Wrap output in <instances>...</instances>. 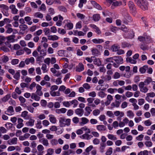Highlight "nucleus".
<instances>
[{
  "label": "nucleus",
  "instance_id": "f257e3e1",
  "mask_svg": "<svg viewBox=\"0 0 155 155\" xmlns=\"http://www.w3.org/2000/svg\"><path fill=\"white\" fill-rule=\"evenodd\" d=\"M136 4L143 10L148 9V3L146 0H134Z\"/></svg>",
  "mask_w": 155,
  "mask_h": 155
},
{
  "label": "nucleus",
  "instance_id": "f03ea898",
  "mask_svg": "<svg viewBox=\"0 0 155 155\" xmlns=\"http://www.w3.org/2000/svg\"><path fill=\"white\" fill-rule=\"evenodd\" d=\"M71 119L69 118H66L64 117H60L59 118L60 126L61 127H64L66 126H70L71 124Z\"/></svg>",
  "mask_w": 155,
  "mask_h": 155
},
{
  "label": "nucleus",
  "instance_id": "7ed1b4c3",
  "mask_svg": "<svg viewBox=\"0 0 155 155\" xmlns=\"http://www.w3.org/2000/svg\"><path fill=\"white\" fill-rule=\"evenodd\" d=\"M143 82H141L139 84V87L140 88V91L141 92L144 93H147L148 90V88L146 86H144L145 84Z\"/></svg>",
  "mask_w": 155,
  "mask_h": 155
},
{
  "label": "nucleus",
  "instance_id": "20e7f679",
  "mask_svg": "<svg viewBox=\"0 0 155 155\" xmlns=\"http://www.w3.org/2000/svg\"><path fill=\"white\" fill-rule=\"evenodd\" d=\"M133 21V19L128 14H127V15L124 17L122 20L123 22L127 25L129 22H131Z\"/></svg>",
  "mask_w": 155,
  "mask_h": 155
},
{
  "label": "nucleus",
  "instance_id": "39448f33",
  "mask_svg": "<svg viewBox=\"0 0 155 155\" xmlns=\"http://www.w3.org/2000/svg\"><path fill=\"white\" fill-rule=\"evenodd\" d=\"M138 40L140 41H143L146 43H148L150 38L149 36H139L138 37Z\"/></svg>",
  "mask_w": 155,
  "mask_h": 155
},
{
  "label": "nucleus",
  "instance_id": "423d86ee",
  "mask_svg": "<svg viewBox=\"0 0 155 155\" xmlns=\"http://www.w3.org/2000/svg\"><path fill=\"white\" fill-rule=\"evenodd\" d=\"M128 5L131 12L135 14L136 8L133 2L131 1H129L128 3Z\"/></svg>",
  "mask_w": 155,
  "mask_h": 155
},
{
  "label": "nucleus",
  "instance_id": "0eeeda50",
  "mask_svg": "<svg viewBox=\"0 0 155 155\" xmlns=\"http://www.w3.org/2000/svg\"><path fill=\"white\" fill-rule=\"evenodd\" d=\"M41 47L40 46H38L37 48V51L39 52L40 56H42L43 57L45 56L46 55L47 52L46 50L43 49L41 50Z\"/></svg>",
  "mask_w": 155,
  "mask_h": 155
},
{
  "label": "nucleus",
  "instance_id": "6e6552de",
  "mask_svg": "<svg viewBox=\"0 0 155 155\" xmlns=\"http://www.w3.org/2000/svg\"><path fill=\"white\" fill-rule=\"evenodd\" d=\"M84 69V65L81 63H79L78 65L76 66L75 67V70L77 72H81L83 71Z\"/></svg>",
  "mask_w": 155,
  "mask_h": 155
},
{
  "label": "nucleus",
  "instance_id": "1a4fd4ad",
  "mask_svg": "<svg viewBox=\"0 0 155 155\" xmlns=\"http://www.w3.org/2000/svg\"><path fill=\"white\" fill-rule=\"evenodd\" d=\"M91 4L95 8L99 10H101L102 9V8L101 5L97 3L95 1H91Z\"/></svg>",
  "mask_w": 155,
  "mask_h": 155
},
{
  "label": "nucleus",
  "instance_id": "9d476101",
  "mask_svg": "<svg viewBox=\"0 0 155 155\" xmlns=\"http://www.w3.org/2000/svg\"><path fill=\"white\" fill-rule=\"evenodd\" d=\"M114 60L118 64H121L123 63V58L121 56H115L114 57Z\"/></svg>",
  "mask_w": 155,
  "mask_h": 155
},
{
  "label": "nucleus",
  "instance_id": "9b49d317",
  "mask_svg": "<svg viewBox=\"0 0 155 155\" xmlns=\"http://www.w3.org/2000/svg\"><path fill=\"white\" fill-rule=\"evenodd\" d=\"M19 28L20 29L19 32L21 34H23L24 31L27 30L28 28L27 26L25 24L20 25Z\"/></svg>",
  "mask_w": 155,
  "mask_h": 155
},
{
  "label": "nucleus",
  "instance_id": "f8f14e48",
  "mask_svg": "<svg viewBox=\"0 0 155 155\" xmlns=\"http://www.w3.org/2000/svg\"><path fill=\"white\" fill-rule=\"evenodd\" d=\"M114 115L116 116H120L119 117L117 118V119L118 120V119H119L121 120V118L124 116V113L122 111H116L114 112Z\"/></svg>",
  "mask_w": 155,
  "mask_h": 155
},
{
  "label": "nucleus",
  "instance_id": "ddd939ff",
  "mask_svg": "<svg viewBox=\"0 0 155 155\" xmlns=\"http://www.w3.org/2000/svg\"><path fill=\"white\" fill-rule=\"evenodd\" d=\"M18 140L17 138L14 137L11 139H10L7 141L8 143L10 145H15L17 143Z\"/></svg>",
  "mask_w": 155,
  "mask_h": 155
},
{
  "label": "nucleus",
  "instance_id": "4468645a",
  "mask_svg": "<svg viewBox=\"0 0 155 155\" xmlns=\"http://www.w3.org/2000/svg\"><path fill=\"white\" fill-rule=\"evenodd\" d=\"M14 110L13 107L10 106L8 107L7 109V110L5 111V114L10 115L12 114V113L14 112Z\"/></svg>",
  "mask_w": 155,
  "mask_h": 155
},
{
  "label": "nucleus",
  "instance_id": "2eb2a0df",
  "mask_svg": "<svg viewBox=\"0 0 155 155\" xmlns=\"http://www.w3.org/2000/svg\"><path fill=\"white\" fill-rule=\"evenodd\" d=\"M9 8L11 10L12 13L14 14H16L18 13V10L16 8L15 5L12 4L9 6Z\"/></svg>",
  "mask_w": 155,
  "mask_h": 155
},
{
  "label": "nucleus",
  "instance_id": "dca6fc26",
  "mask_svg": "<svg viewBox=\"0 0 155 155\" xmlns=\"http://www.w3.org/2000/svg\"><path fill=\"white\" fill-rule=\"evenodd\" d=\"M107 101L104 103L106 106H107L110 104L113 99V97L111 95L108 94L107 96Z\"/></svg>",
  "mask_w": 155,
  "mask_h": 155
},
{
  "label": "nucleus",
  "instance_id": "f3484780",
  "mask_svg": "<svg viewBox=\"0 0 155 155\" xmlns=\"http://www.w3.org/2000/svg\"><path fill=\"white\" fill-rule=\"evenodd\" d=\"M91 51L94 56H98L101 54L100 52L96 48H92Z\"/></svg>",
  "mask_w": 155,
  "mask_h": 155
},
{
  "label": "nucleus",
  "instance_id": "a211bd4d",
  "mask_svg": "<svg viewBox=\"0 0 155 155\" xmlns=\"http://www.w3.org/2000/svg\"><path fill=\"white\" fill-rule=\"evenodd\" d=\"M39 141L42 143V144L46 147L48 146L49 145V143L48 140L47 139L43 138L40 139L39 140Z\"/></svg>",
  "mask_w": 155,
  "mask_h": 155
},
{
  "label": "nucleus",
  "instance_id": "6ab92c4d",
  "mask_svg": "<svg viewBox=\"0 0 155 155\" xmlns=\"http://www.w3.org/2000/svg\"><path fill=\"white\" fill-rule=\"evenodd\" d=\"M75 112L77 115L81 117L83 114L84 111L83 109L77 108L75 110Z\"/></svg>",
  "mask_w": 155,
  "mask_h": 155
},
{
  "label": "nucleus",
  "instance_id": "aec40b11",
  "mask_svg": "<svg viewBox=\"0 0 155 155\" xmlns=\"http://www.w3.org/2000/svg\"><path fill=\"white\" fill-rule=\"evenodd\" d=\"M35 61V59L33 57H31L30 58H26L25 61V63L27 64H28L30 63L33 64Z\"/></svg>",
  "mask_w": 155,
  "mask_h": 155
},
{
  "label": "nucleus",
  "instance_id": "412c9836",
  "mask_svg": "<svg viewBox=\"0 0 155 155\" xmlns=\"http://www.w3.org/2000/svg\"><path fill=\"white\" fill-rule=\"evenodd\" d=\"M97 129L100 131H103L106 130V127L104 125H98L96 126Z\"/></svg>",
  "mask_w": 155,
  "mask_h": 155
},
{
  "label": "nucleus",
  "instance_id": "4be33fe9",
  "mask_svg": "<svg viewBox=\"0 0 155 155\" xmlns=\"http://www.w3.org/2000/svg\"><path fill=\"white\" fill-rule=\"evenodd\" d=\"M120 48L119 45L117 44H114L112 45L111 48V49L113 52H117L118 50Z\"/></svg>",
  "mask_w": 155,
  "mask_h": 155
},
{
  "label": "nucleus",
  "instance_id": "5701e85b",
  "mask_svg": "<svg viewBox=\"0 0 155 155\" xmlns=\"http://www.w3.org/2000/svg\"><path fill=\"white\" fill-rule=\"evenodd\" d=\"M23 120L21 118H19L18 119V124L17 125V127L18 128H20L23 126L24 124L23 123Z\"/></svg>",
  "mask_w": 155,
  "mask_h": 155
},
{
  "label": "nucleus",
  "instance_id": "b1692460",
  "mask_svg": "<svg viewBox=\"0 0 155 155\" xmlns=\"http://www.w3.org/2000/svg\"><path fill=\"white\" fill-rule=\"evenodd\" d=\"M120 104V102L116 100L114 102L112 103L111 104L112 108H113L115 107H118Z\"/></svg>",
  "mask_w": 155,
  "mask_h": 155
},
{
  "label": "nucleus",
  "instance_id": "393cba45",
  "mask_svg": "<svg viewBox=\"0 0 155 155\" xmlns=\"http://www.w3.org/2000/svg\"><path fill=\"white\" fill-rule=\"evenodd\" d=\"M67 110L66 108H62L59 109H56L55 112L58 114H64L66 112Z\"/></svg>",
  "mask_w": 155,
  "mask_h": 155
},
{
  "label": "nucleus",
  "instance_id": "a878e982",
  "mask_svg": "<svg viewBox=\"0 0 155 155\" xmlns=\"http://www.w3.org/2000/svg\"><path fill=\"white\" fill-rule=\"evenodd\" d=\"M81 122L79 123L81 125H83L88 123L89 120L86 117H83L81 118Z\"/></svg>",
  "mask_w": 155,
  "mask_h": 155
},
{
  "label": "nucleus",
  "instance_id": "bb28decb",
  "mask_svg": "<svg viewBox=\"0 0 155 155\" xmlns=\"http://www.w3.org/2000/svg\"><path fill=\"white\" fill-rule=\"evenodd\" d=\"M93 148L92 145H90L85 149V152L83 153V154L85 155H89V152Z\"/></svg>",
  "mask_w": 155,
  "mask_h": 155
},
{
  "label": "nucleus",
  "instance_id": "cd10ccee",
  "mask_svg": "<svg viewBox=\"0 0 155 155\" xmlns=\"http://www.w3.org/2000/svg\"><path fill=\"white\" fill-rule=\"evenodd\" d=\"M91 26L95 29V31L98 35L100 34L101 31L99 28L94 25H91Z\"/></svg>",
  "mask_w": 155,
  "mask_h": 155
},
{
  "label": "nucleus",
  "instance_id": "c85d7f7f",
  "mask_svg": "<svg viewBox=\"0 0 155 155\" xmlns=\"http://www.w3.org/2000/svg\"><path fill=\"white\" fill-rule=\"evenodd\" d=\"M48 37V40L52 41L57 40L59 38L56 35H49Z\"/></svg>",
  "mask_w": 155,
  "mask_h": 155
},
{
  "label": "nucleus",
  "instance_id": "c756f323",
  "mask_svg": "<svg viewBox=\"0 0 155 155\" xmlns=\"http://www.w3.org/2000/svg\"><path fill=\"white\" fill-rule=\"evenodd\" d=\"M34 16L35 18H38L41 19L43 17V15L39 12L35 13L34 14Z\"/></svg>",
  "mask_w": 155,
  "mask_h": 155
},
{
  "label": "nucleus",
  "instance_id": "7c9ffc66",
  "mask_svg": "<svg viewBox=\"0 0 155 155\" xmlns=\"http://www.w3.org/2000/svg\"><path fill=\"white\" fill-rule=\"evenodd\" d=\"M70 101L71 106L72 105H73V107L74 108H75L77 107L78 104V102L76 99Z\"/></svg>",
  "mask_w": 155,
  "mask_h": 155
},
{
  "label": "nucleus",
  "instance_id": "2f4dec72",
  "mask_svg": "<svg viewBox=\"0 0 155 155\" xmlns=\"http://www.w3.org/2000/svg\"><path fill=\"white\" fill-rule=\"evenodd\" d=\"M35 126L37 129H41L42 127L41 121L39 120H37V123L35 124Z\"/></svg>",
  "mask_w": 155,
  "mask_h": 155
},
{
  "label": "nucleus",
  "instance_id": "473e14b6",
  "mask_svg": "<svg viewBox=\"0 0 155 155\" xmlns=\"http://www.w3.org/2000/svg\"><path fill=\"white\" fill-rule=\"evenodd\" d=\"M35 121L34 120L30 119L28 121L26 122V124L27 126H33Z\"/></svg>",
  "mask_w": 155,
  "mask_h": 155
},
{
  "label": "nucleus",
  "instance_id": "72a5a7b5",
  "mask_svg": "<svg viewBox=\"0 0 155 155\" xmlns=\"http://www.w3.org/2000/svg\"><path fill=\"white\" fill-rule=\"evenodd\" d=\"M122 5V2H121L115 1L113 2L111 7L113 8V6H114L115 7L119 6L121 5Z\"/></svg>",
  "mask_w": 155,
  "mask_h": 155
},
{
  "label": "nucleus",
  "instance_id": "f704fd0d",
  "mask_svg": "<svg viewBox=\"0 0 155 155\" xmlns=\"http://www.w3.org/2000/svg\"><path fill=\"white\" fill-rule=\"evenodd\" d=\"M153 81L152 79L151 78L148 77L145 80L143 83H144V84H145V85H147L149 84L150 82L152 83Z\"/></svg>",
  "mask_w": 155,
  "mask_h": 155
},
{
  "label": "nucleus",
  "instance_id": "c9c22d12",
  "mask_svg": "<svg viewBox=\"0 0 155 155\" xmlns=\"http://www.w3.org/2000/svg\"><path fill=\"white\" fill-rule=\"evenodd\" d=\"M88 133H85L80 136V137L82 139L89 140L90 139V135L88 134Z\"/></svg>",
  "mask_w": 155,
  "mask_h": 155
},
{
  "label": "nucleus",
  "instance_id": "e433bc0d",
  "mask_svg": "<svg viewBox=\"0 0 155 155\" xmlns=\"http://www.w3.org/2000/svg\"><path fill=\"white\" fill-rule=\"evenodd\" d=\"M0 8L2 9V12L3 11H7L9 9L8 7L4 4L0 5Z\"/></svg>",
  "mask_w": 155,
  "mask_h": 155
},
{
  "label": "nucleus",
  "instance_id": "4c0bfd02",
  "mask_svg": "<svg viewBox=\"0 0 155 155\" xmlns=\"http://www.w3.org/2000/svg\"><path fill=\"white\" fill-rule=\"evenodd\" d=\"M126 61L128 62H130L131 64H135L137 63V61L134 59H133L131 57L127 58Z\"/></svg>",
  "mask_w": 155,
  "mask_h": 155
},
{
  "label": "nucleus",
  "instance_id": "58836bf2",
  "mask_svg": "<svg viewBox=\"0 0 155 155\" xmlns=\"http://www.w3.org/2000/svg\"><path fill=\"white\" fill-rule=\"evenodd\" d=\"M31 97L32 99H34L36 101H39L40 99V97L38 96L35 93H32V94Z\"/></svg>",
  "mask_w": 155,
  "mask_h": 155
},
{
  "label": "nucleus",
  "instance_id": "ea45409f",
  "mask_svg": "<svg viewBox=\"0 0 155 155\" xmlns=\"http://www.w3.org/2000/svg\"><path fill=\"white\" fill-rule=\"evenodd\" d=\"M49 116L50 121L53 124H55L57 121L56 118L52 115H50Z\"/></svg>",
  "mask_w": 155,
  "mask_h": 155
},
{
  "label": "nucleus",
  "instance_id": "a19ab883",
  "mask_svg": "<svg viewBox=\"0 0 155 155\" xmlns=\"http://www.w3.org/2000/svg\"><path fill=\"white\" fill-rule=\"evenodd\" d=\"M93 18L94 21H98L100 18V15L99 14H97L93 15Z\"/></svg>",
  "mask_w": 155,
  "mask_h": 155
},
{
  "label": "nucleus",
  "instance_id": "79ce46f5",
  "mask_svg": "<svg viewBox=\"0 0 155 155\" xmlns=\"http://www.w3.org/2000/svg\"><path fill=\"white\" fill-rule=\"evenodd\" d=\"M92 41L95 44H100L104 42V41L101 39H94L92 40Z\"/></svg>",
  "mask_w": 155,
  "mask_h": 155
},
{
  "label": "nucleus",
  "instance_id": "37998d69",
  "mask_svg": "<svg viewBox=\"0 0 155 155\" xmlns=\"http://www.w3.org/2000/svg\"><path fill=\"white\" fill-rule=\"evenodd\" d=\"M51 95L53 97L59 96L61 95V93L59 91L50 92Z\"/></svg>",
  "mask_w": 155,
  "mask_h": 155
},
{
  "label": "nucleus",
  "instance_id": "c03bdc74",
  "mask_svg": "<svg viewBox=\"0 0 155 155\" xmlns=\"http://www.w3.org/2000/svg\"><path fill=\"white\" fill-rule=\"evenodd\" d=\"M11 97V95L10 94H8L2 98V102H5L7 101Z\"/></svg>",
  "mask_w": 155,
  "mask_h": 155
},
{
  "label": "nucleus",
  "instance_id": "a18cd8bd",
  "mask_svg": "<svg viewBox=\"0 0 155 155\" xmlns=\"http://www.w3.org/2000/svg\"><path fill=\"white\" fill-rule=\"evenodd\" d=\"M95 58L94 60V62L95 64L97 65L98 66H100L101 64V62L99 59H97L96 58Z\"/></svg>",
  "mask_w": 155,
  "mask_h": 155
},
{
  "label": "nucleus",
  "instance_id": "49530a36",
  "mask_svg": "<svg viewBox=\"0 0 155 155\" xmlns=\"http://www.w3.org/2000/svg\"><path fill=\"white\" fill-rule=\"evenodd\" d=\"M14 74V75L13 76L14 78L17 80H19L20 79V76L19 71H17Z\"/></svg>",
  "mask_w": 155,
  "mask_h": 155
},
{
  "label": "nucleus",
  "instance_id": "de8ad7c7",
  "mask_svg": "<svg viewBox=\"0 0 155 155\" xmlns=\"http://www.w3.org/2000/svg\"><path fill=\"white\" fill-rule=\"evenodd\" d=\"M148 68L147 66H144L140 68L139 71L141 73L143 74L146 72V70Z\"/></svg>",
  "mask_w": 155,
  "mask_h": 155
},
{
  "label": "nucleus",
  "instance_id": "09e8293b",
  "mask_svg": "<svg viewBox=\"0 0 155 155\" xmlns=\"http://www.w3.org/2000/svg\"><path fill=\"white\" fill-rule=\"evenodd\" d=\"M107 137L109 139L112 140H116L117 138L115 136L112 134H109L107 135Z\"/></svg>",
  "mask_w": 155,
  "mask_h": 155
},
{
  "label": "nucleus",
  "instance_id": "8fccbe9b",
  "mask_svg": "<svg viewBox=\"0 0 155 155\" xmlns=\"http://www.w3.org/2000/svg\"><path fill=\"white\" fill-rule=\"evenodd\" d=\"M84 110L86 112V113L87 114V116H88L89 115L92 111V110L91 109V107H90L89 106L86 107Z\"/></svg>",
  "mask_w": 155,
  "mask_h": 155
},
{
  "label": "nucleus",
  "instance_id": "3c124183",
  "mask_svg": "<svg viewBox=\"0 0 155 155\" xmlns=\"http://www.w3.org/2000/svg\"><path fill=\"white\" fill-rule=\"evenodd\" d=\"M106 146V144L105 143H100V151L101 153H103L104 152V150L105 147Z\"/></svg>",
  "mask_w": 155,
  "mask_h": 155
},
{
  "label": "nucleus",
  "instance_id": "603ef678",
  "mask_svg": "<svg viewBox=\"0 0 155 155\" xmlns=\"http://www.w3.org/2000/svg\"><path fill=\"white\" fill-rule=\"evenodd\" d=\"M58 9L60 11L64 12H67L66 8L63 6L61 5L58 6Z\"/></svg>",
  "mask_w": 155,
  "mask_h": 155
},
{
  "label": "nucleus",
  "instance_id": "864d4df0",
  "mask_svg": "<svg viewBox=\"0 0 155 155\" xmlns=\"http://www.w3.org/2000/svg\"><path fill=\"white\" fill-rule=\"evenodd\" d=\"M37 148L38 151V152H39V153H43V150L44 149V147L41 144L38 145L37 147Z\"/></svg>",
  "mask_w": 155,
  "mask_h": 155
},
{
  "label": "nucleus",
  "instance_id": "5fc2aeb1",
  "mask_svg": "<svg viewBox=\"0 0 155 155\" xmlns=\"http://www.w3.org/2000/svg\"><path fill=\"white\" fill-rule=\"evenodd\" d=\"M63 105L66 107H69L71 106L70 101H64L62 102Z\"/></svg>",
  "mask_w": 155,
  "mask_h": 155
},
{
  "label": "nucleus",
  "instance_id": "6e6d98bb",
  "mask_svg": "<svg viewBox=\"0 0 155 155\" xmlns=\"http://www.w3.org/2000/svg\"><path fill=\"white\" fill-rule=\"evenodd\" d=\"M68 28V29L71 30L73 28V24L71 22H68L67 24L65 25ZM65 26L64 27V28Z\"/></svg>",
  "mask_w": 155,
  "mask_h": 155
},
{
  "label": "nucleus",
  "instance_id": "4d7b16f0",
  "mask_svg": "<svg viewBox=\"0 0 155 155\" xmlns=\"http://www.w3.org/2000/svg\"><path fill=\"white\" fill-rule=\"evenodd\" d=\"M127 116L130 117H133L134 116V114L132 111L129 110L127 112Z\"/></svg>",
  "mask_w": 155,
  "mask_h": 155
},
{
  "label": "nucleus",
  "instance_id": "13d9d810",
  "mask_svg": "<svg viewBox=\"0 0 155 155\" xmlns=\"http://www.w3.org/2000/svg\"><path fill=\"white\" fill-rule=\"evenodd\" d=\"M28 112L27 111H24L21 113V116L25 119H27L28 118Z\"/></svg>",
  "mask_w": 155,
  "mask_h": 155
},
{
  "label": "nucleus",
  "instance_id": "bf43d9fd",
  "mask_svg": "<svg viewBox=\"0 0 155 155\" xmlns=\"http://www.w3.org/2000/svg\"><path fill=\"white\" fill-rule=\"evenodd\" d=\"M98 95L100 97L104 98L106 96L107 94L103 91H100L98 93Z\"/></svg>",
  "mask_w": 155,
  "mask_h": 155
},
{
  "label": "nucleus",
  "instance_id": "052dcab7",
  "mask_svg": "<svg viewBox=\"0 0 155 155\" xmlns=\"http://www.w3.org/2000/svg\"><path fill=\"white\" fill-rule=\"evenodd\" d=\"M41 69L42 70L43 73H45L48 71L47 69V65L45 64H43L41 68Z\"/></svg>",
  "mask_w": 155,
  "mask_h": 155
},
{
  "label": "nucleus",
  "instance_id": "680f3d73",
  "mask_svg": "<svg viewBox=\"0 0 155 155\" xmlns=\"http://www.w3.org/2000/svg\"><path fill=\"white\" fill-rule=\"evenodd\" d=\"M113 149L112 147H110L107 150L105 154L106 155H110L112 153Z\"/></svg>",
  "mask_w": 155,
  "mask_h": 155
},
{
  "label": "nucleus",
  "instance_id": "e2e57ef3",
  "mask_svg": "<svg viewBox=\"0 0 155 155\" xmlns=\"http://www.w3.org/2000/svg\"><path fill=\"white\" fill-rule=\"evenodd\" d=\"M72 120L74 123L77 124L79 122V118L77 117H75L72 118Z\"/></svg>",
  "mask_w": 155,
  "mask_h": 155
},
{
  "label": "nucleus",
  "instance_id": "0e129e2a",
  "mask_svg": "<svg viewBox=\"0 0 155 155\" xmlns=\"http://www.w3.org/2000/svg\"><path fill=\"white\" fill-rule=\"evenodd\" d=\"M39 9H40L39 11L41 10L43 11H45L46 10V7L45 4L44 3L42 4Z\"/></svg>",
  "mask_w": 155,
  "mask_h": 155
},
{
  "label": "nucleus",
  "instance_id": "69168bd1",
  "mask_svg": "<svg viewBox=\"0 0 155 155\" xmlns=\"http://www.w3.org/2000/svg\"><path fill=\"white\" fill-rule=\"evenodd\" d=\"M58 88V87L56 85H52L51 86L50 88V92H53L54 91L56 90Z\"/></svg>",
  "mask_w": 155,
  "mask_h": 155
},
{
  "label": "nucleus",
  "instance_id": "338daca9",
  "mask_svg": "<svg viewBox=\"0 0 155 155\" xmlns=\"http://www.w3.org/2000/svg\"><path fill=\"white\" fill-rule=\"evenodd\" d=\"M51 143L53 146L56 145L58 144V141L57 140L53 139L51 140Z\"/></svg>",
  "mask_w": 155,
  "mask_h": 155
},
{
  "label": "nucleus",
  "instance_id": "774afa93",
  "mask_svg": "<svg viewBox=\"0 0 155 155\" xmlns=\"http://www.w3.org/2000/svg\"><path fill=\"white\" fill-rule=\"evenodd\" d=\"M152 124L151 121L150 120H146L144 122V124L147 126H150Z\"/></svg>",
  "mask_w": 155,
  "mask_h": 155
}]
</instances>
